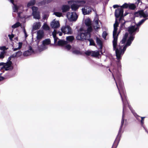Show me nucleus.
I'll list each match as a JSON object with an SVG mask.
<instances>
[{
  "instance_id": "obj_39",
  "label": "nucleus",
  "mask_w": 148,
  "mask_h": 148,
  "mask_svg": "<svg viewBox=\"0 0 148 148\" xmlns=\"http://www.w3.org/2000/svg\"><path fill=\"white\" fill-rule=\"evenodd\" d=\"M88 40L90 42V45L95 46V44L93 41V40L92 39H90Z\"/></svg>"
},
{
  "instance_id": "obj_48",
  "label": "nucleus",
  "mask_w": 148,
  "mask_h": 148,
  "mask_svg": "<svg viewBox=\"0 0 148 148\" xmlns=\"http://www.w3.org/2000/svg\"><path fill=\"white\" fill-rule=\"evenodd\" d=\"M8 36L9 37L10 40H12V38L14 37V35L13 34L11 35L9 34L8 35Z\"/></svg>"
},
{
  "instance_id": "obj_36",
  "label": "nucleus",
  "mask_w": 148,
  "mask_h": 148,
  "mask_svg": "<svg viewBox=\"0 0 148 148\" xmlns=\"http://www.w3.org/2000/svg\"><path fill=\"white\" fill-rule=\"evenodd\" d=\"M32 9L33 11L32 14L38 12L37 10H38V8L37 7L35 6H33L32 7Z\"/></svg>"
},
{
  "instance_id": "obj_18",
  "label": "nucleus",
  "mask_w": 148,
  "mask_h": 148,
  "mask_svg": "<svg viewBox=\"0 0 148 148\" xmlns=\"http://www.w3.org/2000/svg\"><path fill=\"white\" fill-rule=\"evenodd\" d=\"M52 34L54 39V42H56L58 39V38L56 37V34H58L60 36H61L62 35V32H57L56 30L55 29H54L53 31L52 32Z\"/></svg>"
},
{
  "instance_id": "obj_2",
  "label": "nucleus",
  "mask_w": 148,
  "mask_h": 148,
  "mask_svg": "<svg viewBox=\"0 0 148 148\" xmlns=\"http://www.w3.org/2000/svg\"><path fill=\"white\" fill-rule=\"evenodd\" d=\"M114 15L116 18V20L115 23L114 25V30L113 32V36L114 39L112 41L113 50H115L117 45L118 34H116V32L117 30V27L118 25V23L117 20L119 18V21L123 19V9L120 8L116 9L115 10Z\"/></svg>"
},
{
  "instance_id": "obj_31",
  "label": "nucleus",
  "mask_w": 148,
  "mask_h": 148,
  "mask_svg": "<svg viewBox=\"0 0 148 148\" xmlns=\"http://www.w3.org/2000/svg\"><path fill=\"white\" fill-rule=\"evenodd\" d=\"M21 24L19 22H17L15 24H14L12 26V28L15 29L17 28L19 26L21 27Z\"/></svg>"
},
{
  "instance_id": "obj_56",
  "label": "nucleus",
  "mask_w": 148,
  "mask_h": 148,
  "mask_svg": "<svg viewBox=\"0 0 148 148\" xmlns=\"http://www.w3.org/2000/svg\"><path fill=\"white\" fill-rule=\"evenodd\" d=\"M144 128L145 130V131L148 134V131L145 128Z\"/></svg>"
},
{
  "instance_id": "obj_5",
  "label": "nucleus",
  "mask_w": 148,
  "mask_h": 148,
  "mask_svg": "<svg viewBox=\"0 0 148 148\" xmlns=\"http://www.w3.org/2000/svg\"><path fill=\"white\" fill-rule=\"evenodd\" d=\"M112 75L114 77V80H115V78L114 77L113 74ZM118 83L119 85V86H118L116 81H115L116 86L117 87L118 89L119 90V94L120 95L122 102L123 103V110H124V109H125V105H127V104H128V102L127 101L126 99L125 96V95H124V96H122L120 92V91H123L124 90L123 82L120 79H119V80H118Z\"/></svg>"
},
{
  "instance_id": "obj_32",
  "label": "nucleus",
  "mask_w": 148,
  "mask_h": 148,
  "mask_svg": "<svg viewBox=\"0 0 148 148\" xmlns=\"http://www.w3.org/2000/svg\"><path fill=\"white\" fill-rule=\"evenodd\" d=\"M74 39V38L73 36H69L66 37V40L69 42H72Z\"/></svg>"
},
{
  "instance_id": "obj_54",
  "label": "nucleus",
  "mask_w": 148,
  "mask_h": 148,
  "mask_svg": "<svg viewBox=\"0 0 148 148\" xmlns=\"http://www.w3.org/2000/svg\"><path fill=\"white\" fill-rule=\"evenodd\" d=\"M47 18V15H45L43 17V19L45 20V19Z\"/></svg>"
},
{
  "instance_id": "obj_50",
  "label": "nucleus",
  "mask_w": 148,
  "mask_h": 148,
  "mask_svg": "<svg viewBox=\"0 0 148 148\" xmlns=\"http://www.w3.org/2000/svg\"><path fill=\"white\" fill-rule=\"evenodd\" d=\"M12 58H14L16 57H17L16 54V53L13 54V55L11 56Z\"/></svg>"
},
{
  "instance_id": "obj_20",
  "label": "nucleus",
  "mask_w": 148,
  "mask_h": 148,
  "mask_svg": "<svg viewBox=\"0 0 148 148\" xmlns=\"http://www.w3.org/2000/svg\"><path fill=\"white\" fill-rule=\"evenodd\" d=\"M93 26L94 29L95 30H97L99 28L100 25L99 23L98 20H96L93 22Z\"/></svg>"
},
{
  "instance_id": "obj_59",
  "label": "nucleus",
  "mask_w": 148,
  "mask_h": 148,
  "mask_svg": "<svg viewBox=\"0 0 148 148\" xmlns=\"http://www.w3.org/2000/svg\"><path fill=\"white\" fill-rule=\"evenodd\" d=\"M109 71H110V69H109Z\"/></svg>"
},
{
  "instance_id": "obj_1",
  "label": "nucleus",
  "mask_w": 148,
  "mask_h": 148,
  "mask_svg": "<svg viewBox=\"0 0 148 148\" xmlns=\"http://www.w3.org/2000/svg\"><path fill=\"white\" fill-rule=\"evenodd\" d=\"M137 26L135 25H130L128 27V31L131 36L129 37L125 45H124V44L128 36L127 33H126L124 35L119 45V47L116 48V45L114 50L115 51L116 55L117 60H119L121 59V56L124 54L127 47L131 45L132 42L134 39V37L133 36L135 35L136 32L139 31V29Z\"/></svg>"
},
{
  "instance_id": "obj_45",
  "label": "nucleus",
  "mask_w": 148,
  "mask_h": 148,
  "mask_svg": "<svg viewBox=\"0 0 148 148\" xmlns=\"http://www.w3.org/2000/svg\"><path fill=\"white\" fill-rule=\"evenodd\" d=\"M16 56L17 57H19L21 56L22 54V53L21 51H18L17 52H16Z\"/></svg>"
},
{
  "instance_id": "obj_40",
  "label": "nucleus",
  "mask_w": 148,
  "mask_h": 148,
  "mask_svg": "<svg viewBox=\"0 0 148 148\" xmlns=\"http://www.w3.org/2000/svg\"><path fill=\"white\" fill-rule=\"evenodd\" d=\"M54 14L56 16L58 17H60L62 16V13H61L59 12H55L54 13Z\"/></svg>"
},
{
  "instance_id": "obj_49",
  "label": "nucleus",
  "mask_w": 148,
  "mask_h": 148,
  "mask_svg": "<svg viewBox=\"0 0 148 148\" xmlns=\"http://www.w3.org/2000/svg\"><path fill=\"white\" fill-rule=\"evenodd\" d=\"M2 74V73H0V82L3 80L4 79L3 77L1 76Z\"/></svg>"
},
{
  "instance_id": "obj_12",
  "label": "nucleus",
  "mask_w": 148,
  "mask_h": 148,
  "mask_svg": "<svg viewBox=\"0 0 148 148\" xmlns=\"http://www.w3.org/2000/svg\"><path fill=\"white\" fill-rule=\"evenodd\" d=\"M12 57L10 56L8 58V61L5 64L3 67L5 68V70H11L13 69V67L12 66V62L10 61Z\"/></svg>"
},
{
  "instance_id": "obj_25",
  "label": "nucleus",
  "mask_w": 148,
  "mask_h": 148,
  "mask_svg": "<svg viewBox=\"0 0 148 148\" xmlns=\"http://www.w3.org/2000/svg\"><path fill=\"white\" fill-rule=\"evenodd\" d=\"M147 19V18L143 19L139 21L138 23L135 24L137 26L139 29L140 26Z\"/></svg>"
},
{
  "instance_id": "obj_24",
  "label": "nucleus",
  "mask_w": 148,
  "mask_h": 148,
  "mask_svg": "<svg viewBox=\"0 0 148 148\" xmlns=\"http://www.w3.org/2000/svg\"><path fill=\"white\" fill-rule=\"evenodd\" d=\"M96 42L97 44L99 45V48L100 49H102V45L101 41L100 40V39L99 38H97Z\"/></svg>"
},
{
  "instance_id": "obj_47",
  "label": "nucleus",
  "mask_w": 148,
  "mask_h": 148,
  "mask_svg": "<svg viewBox=\"0 0 148 148\" xmlns=\"http://www.w3.org/2000/svg\"><path fill=\"white\" fill-rule=\"evenodd\" d=\"M23 32L24 33V34H25V38H26V37H27V36H28V35L27 34L25 29L24 28H23Z\"/></svg>"
},
{
  "instance_id": "obj_14",
  "label": "nucleus",
  "mask_w": 148,
  "mask_h": 148,
  "mask_svg": "<svg viewBox=\"0 0 148 148\" xmlns=\"http://www.w3.org/2000/svg\"><path fill=\"white\" fill-rule=\"evenodd\" d=\"M145 14L144 10H142L135 12L134 15L135 17H140V18L143 17L145 18H147V16H145Z\"/></svg>"
},
{
  "instance_id": "obj_3",
  "label": "nucleus",
  "mask_w": 148,
  "mask_h": 148,
  "mask_svg": "<svg viewBox=\"0 0 148 148\" xmlns=\"http://www.w3.org/2000/svg\"><path fill=\"white\" fill-rule=\"evenodd\" d=\"M128 106L129 108V109L133 113L134 116H135V117L136 118L137 120H140V119L139 118L140 117V116L137 115L136 113L134 112V110L129 105L128 103L127 104V105H125V109H124V110H123V114L122 116V120L121 121V125L119 129V130L118 132V134L117 135V137L116 138V139L114 142V143L112 147H113L114 146H115V148H116L118 144V143H119V142L120 140V132H121V129L122 127H123V125L124 124H125L126 122V120H125L124 119V110L125 109V107L126 106Z\"/></svg>"
},
{
  "instance_id": "obj_38",
  "label": "nucleus",
  "mask_w": 148,
  "mask_h": 148,
  "mask_svg": "<svg viewBox=\"0 0 148 148\" xmlns=\"http://www.w3.org/2000/svg\"><path fill=\"white\" fill-rule=\"evenodd\" d=\"M144 10L145 13V16H146L147 17H148V7H146Z\"/></svg>"
},
{
  "instance_id": "obj_58",
  "label": "nucleus",
  "mask_w": 148,
  "mask_h": 148,
  "mask_svg": "<svg viewBox=\"0 0 148 148\" xmlns=\"http://www.w3.org/2000/svg\"><path fill=\"white\" fill-rule=\"evenodd\" d=\"M98 21V22L99 21V22H100V25L101 24V23L100 22V21H99V20Z\"/></svg>"
},
{
  "instance_id": "obj_23",
  "label": "nucleus",
  "mask_w": 148,
  "mask_h": 148,
  "mask_svg": "<svg viewBox=\"0 0 148 148\" xmlns=\"http://www.w3.org/2000/svg\"><path fill=\"white\" fill-rule=\"evenodd\" d=\"M70 8V7L67 5H64L62 7V10L63 12H66L68 11Z\"/></svg>"
},
{
  "instance_id": "obj_21",
  "label": "nucleus",
  "mask_w": 148,
  "mask_h": 148,
  "mask_svg": "<svg viewBox=\"0 0 148 148\" xmlns=\"http://www.w3.org/2000/svg\"><path fill=\"white\" fill-rule=\"evenodd\" d=\"M44 33L42 30H40L37 32V38L38 39H40L43 37Z\"/></svg>"
},
{
  "instance_id": "obj_29",
  "label": "nucleus",
  "mask_w": 148,
  "mask_h": 148,
  "mask_svg": "<svg viewBox=\"0 0 148 148\" xmlns=\"http://www.w3.org/2000/svg\"><path fill=\"white\" fill-rule=\"evenodd\" d=\"M136 8V6L134 3H129V8L131 10H134Z\"/></svg>"
},
{
  "instance_id": "obj_22",
  "label": "nucleus",
  "mask_w": 148,
  "mask_h": 148,
  "mask_svg": "<svg viewBox=\"0 0 148 148\" xmlns=\"http://www.w3.org/2000/svg\"><path fill=\"white\" fill-rule=\"evenodd\" d=\"M41 26L40 22H36L34 23L33 25V29L36 30L40 28Z\"/></svg>"
},
{
  "instance_id": "obj_37",
  "label": "nucleus",
  "mask_w": 148,
  "mask_h": 148,
  "mask_svg": "<svg viewBox=\"0 0 148 148\" xmlns=\"http://www.w3.org/2000/svg\"><path fill=\"white\" fill-rule=\"evenodd\" d=\"M129 3H125L121 6V8H129Z\"/></svg>"
},
{
  "instance_id": "obj_11",
  "label": "nucleus",
  "mask_w": 148,
  "mask_h": 148,
  "mask_svg": "<svg viewBox=\"0 0 148 148\" xmlns=\"http://www.w3.org/2000/svg\"><path fill=\"white\" fill-rule=\"evenodd\" d=\"M67 41H64L62 40H59L58 41V44L59 45H64L65 49H66L68 51H69L71 49V46L69 44H66Z\"/></svg>"
},
{
  "instance_id": "obj_6",
  "label": "nucleus",
  "mask_w": 148,
  "mask_h": 148,
  "mask_svg": "<svg viewBox=\"0 0 148 148\" xmlns=\"http://www.w3.org/2000/svg\"><path fill=\"white\" fill-rule=\"evenodd\" d=\"M87 0H73L68 2L69 4L71 5L72 10H76L80 6L84 5Z\"/></svg>"
},
{
  "instance_id": "obj_43",
  "label": "nucleus",
  "mask_w": 148,
  "mask_h": 148,
  "mask_svg": "<svg viewBox=\"0 0 148 148\" xmlns=\"http://www.w3.org/2000/svg\"><path fill=\"white\" fill-rule=\"evenodd\" d=\"M116 76L117 78V79L118 80L120 79V77L121 76V74L118 71L116 74Z\"/></svg>"
},
{
  "instance_id": "obj_42",
  "label": "nucleus",
  "mask_w": 148,
  "mask_h": 148,
  "mask_svg": "<svg viewBox=\"0 0 148 148\" xmlns=\"http://www.w3.org/2000/svg\"><path fill=\"white\" fill-rule=\"evenodd\" d=\"M92 51H86L85 52V53L87 55H88V56L91 55V56Z\"/></svg>"
},
{
  "instance_id": "obj_17",
  "label": "nucleus",
  "mask_w": 148,
  "mask_h": 148,
  "mask_svg": "<svg viewBox=\"0 0 148 148\" xmlns=\"http://www.w3.org/2000/svg\"><path fill=\"white\" fill-rule=\"evenodd\" d=\"M34 52V50L32 49V47L30 46L29 49L28 50L25 51L23 54L24 56H27L30 55Z\"/></svg>"
},
{
  "instance_id": "obj_19",
  "label": "nucleus",
  "mask_w": 148,
  "mask_h": 148,
  "mask_svg": "<svg viewBox=\"0 0 148 148\" xmlns=\"http://www.w3.org/2000/svg\"><path fill=\"white\" fill-rule=\"evenodd\" d=\"M71 51L72 53L78 55L80 54V49L76 47H72Z\"/></svg>"
},
{
  "instance_id": "obj_51",
  "label": "nucleus",
  "mask_w": 148,
  "mask_h": 148,
  "mask_svg": "<svg viewBox=\"0 0 148 148\" xmlns=\"http://www.w3.org/2000/svg\"><path fill=\"white\" fill-rule=\"evenodd\" d=\"M141 118V124H143V119L144 118H145V117H140Z\"/></svg>"
},
{
  "instance_id": "obj_8",
  "label": "nucleus",
  "mask_w": 148,
  "mask_h": 148,
  "mask_svg": "<svg viewBox=\"0 0 148 148\" xmlns=\"http://www.w3.org/2000/svg\"><path fill=\"white\" fill-rule=\"evenodd\" d=\"M66 16L69 20L71 21H76L78 17L75 12H68L66 14Z\"/></svg>"
},
{
  "instance_id": "obj_26",
  "label": "nucleus",
  "mask_w": 148,
  "mask_h": 148,
  "mask_svg": "<svg viewBox=\"0 0 148 148\" xmlns=\"http://www.w3.org/2000/svg\"><path fill=\"white\" fill-rule=\"evenodd\" d=\"M91 56L94 57H97L99 55V52L97 51H92Z\"/></svg>"
},
{
  "instance_id": "obj_10",
  "label": "nucleus",
  "mask_w": 148,
  "mask_h": 148,
  "mask_svg": "<svg viewBox=\"0 0 148 148\" xmlns=\"http://www.w3.org/2000/svg\"><path fill=\"white\" fill-rule=\"evenodd\" d=\"M61 30L62 32L64 34H71L73 32L71 28L69 25L63 26Z\"/></svg>"
},
{
  "instance_id": "obj_27",
  "label": "nucleus",
  "mask_w": 148,
  "mask_h": 148,
  "mask_svg": "<svg viewBox=\"0 0 148 148\" xmlns=\"http://www.w3.org/2000/svg\"><path fill=\"white\" fill-rule=\"evenodd\" d=\"M32 15L34 16V18L39 19L40 18V16L39 13L38 12L32 14Z\"/></svg>"
},
{
  "instance_id": "obj_15",
  "label": "nucleus",
  "mask_w": 148,
  "mask_h": 148,
  "mask_svg": "<svg viewBox=\"0 0 148 148\" xmlns=\"http://www.w3.org/2000/svg\"><path fill=\"white\" fill-rule=\"evenodd\" d=\"M86 25L88 27L87 30L89 32H91L92 28L91 26V21L89 18H87L85 20Z\"/></svg>"
},
{
  "instance_id": "obj_9",
  "label": "nucleus",
  "mask_w": 148,
  "mask_h": 148,
  "mask_svg": "<svg viewBox=\"0 0 148 148\" xmlns=\"http://www.w3.org/2000/svg\"><path fill=\"white\" fill-rule=\"evenodd\" d=\"M51 41L50 39H46L42 41V43L41 45L39 47V50L41 51L47 48V45L50 44Z\"/></svg>"
},
{
  "instance_id": "obj_33",
  "label": "nucleus",
  "mask_w": 148,
  "mask_h": 148,
  "mask_svg": "<svg viewBox=\"0 0 148 148\" xmlns=\"http://www.w3.org/2000/svg\"><path fill=\"white\" fill-rule=\"evenodd\" d=\"M18 47L13 49L14 51H15L18 50L20 49L22 47L23 43L22 42H19L18 43Z\"/></svg>"
},
{
  "instance_id": "obj_57",
  "label": "nucleus",
  "mask_w": 148,
  "mask_h": 148,
  "mask_svg": "<svg viewBox=\"0 0 148 148\" xmlns=\"http://www.w3.org/2000/svg\"><path fill=\"white\" fill-rule=\"evenodd\" d=\"M82 29H80V30L81 32L82 31Z\"/></svg>"
},
{
  "instance_id": "obj_34",
  "label": "nucleus",
  "mask_w": 148,
  "mask_h": 148,
  "mask_svg": "<svg viewBox=\"0 0 148 148\" xmlns=\"http://www.w3.org/2000/svg\"><path fill=\"white\" fill-rule=\"evenodd\" d=\"M5 53V51H3L0 53V59L4 58Z\"/></svg>"
},
{
  "instance_id": "obj_30",
  "label": "nucleus",
  "mask_w": 148,
  "mask_h": 148,
  "mask_svg": "<svg viewBox=\"0 0 148 148\" xmlns=\"http://www.w3.org/2000/svg\"><path fill=\"white\" fill-rule=\"evenodd\" d=\"M42 28L44 30L47 31L50 29V27L46 23H45L43 25L42 27Z\"/></svg>"
},
{
  "instance_id": "obj_52",
  "label": "nucleus",
  "mask_w": 148,
  "mask_h": 148,
  "mask_svg": "<svg viewBox=\"0 0 148 148\" xmlns=\"http://www.w3.org/2000/svg\"><path fill=\"white\" fill-rule=\"evenodd\" d=\"M119 7V6L118 5H113V7L114 8H116Z\"/></svg>"
},
{
  "instance_id": "obj_13",
  "label": "nucleus",
  "mask_w": 148,
  "mask_h": 148,
  "mask_svg": "<svg viewBox=\"0 0 148 148\" xmlns=\"http://www.w3.org/2000/svg\"><path fill=\"white\" fill-rule=\"evenodd\" d=\"M8 1L11 2L13 5V10L14 12H17L19 10H22L23 9V7L22 5H20L17 6L14 3V0H8Z\"/></svg>"
},
{
  "instance_id": "obj_53",
  "label": "nucleus",
  "mask_w": 148,
  "mask_h": 148,
  "mask_svg": "<svg viewBox=\"0 0 148 148\" xmlns=\"http://www.w3.org/2000/svg\"><path fill=\"white\" fill-rule=\"evenodd\" d=\"M21 13V12H18V17H20V14Z\"/></svg>"
},
{
  "instance_id": "obj_41",
  "label": "nucleus",
  "mask_w": 148,
  "mask_h": 148,
  "mask_svg": "<svg viewBox=\"0 0 148 148\" xmlns=\"http://www.w3.org/2000/svg\"><path fill=\"white\" fill-rule=\"evenodd\" d=\"M5 63H4L3 62H1L0 63V66H3L1 68V71H2L4 70H5V68L3 67V66L4 65H5Z\"/></svg>"
},
{
  "instance_id": "obj_28",
  "label": "nucleus",
  "mask_w": 148,
  "mask_h": 148,
  "mask_svg": "<svg viewBox=\"0 0 148 148\" xmlns=\"http://www.w3.org/2000/svg\"><path fill=\"white\" fill-rule=\"evenodd\" d=\"M36 3L35 0H31L28 3L27 5V7L32 6L35 4Z\"/></svg>"
},
{
  "instance_id": "obj_44",
  "label": "nucleus",
  "mask_w": 148,
  "mask_h": 148,
  "mask_svg": "<svg viewBox=\"0 0 148 148\" xmlns=\"http://www.w3.org/2000/svg\"><path fill=\"white\" fill-rule=\"evenodd\" d=\"M107 35V33L106 32H104L102 33V36L103 38L105 39H106V36Z\"/></svg>"
},
{
  "instance_id": "obj_46",
  "label": "nucleus",
  "mask_w": 148,
  "mask_h": 148,
  "mask_svg": "<svg viewBox=\"0 0 148 148\" xmlns=\"http://www.w3.org/2000/svg\"><path fill=\"white\" fill-rule=\"evenodd\" d=\"M7 49L5 46H3L0 47V50H2L3 51H5Z\"/></svg>"
},
{
  "instance_id": "obj_16",
  "label": "nucleus",
  "mask_w": 148,
  "mask_h": 148,
  "mask_svg": "<svg viewBox=\"0 0 148 148\" xmlns=\"http://www.w3.org/2000/svg\"><path fill=\"white\" fill-rule=\"evenodd\" d=\"M51 27L54 29L60 27V25L59 22L55 19L53 20L50 23Z\"/></svg>"
},
{
  "instance_id": "obj_4",
  "label": "nucleus",
  "mask_w": 148,
  "mask_h": 148,
  "mask_svg": "<svg viewBox=\"0 0 148 148\" xmlns=\"http://www.w3.org/2000/svg\"><path fill=\"white\" fill-rule=\"evenodd\" d=\"M97 4L96 0H87L84 8L82 9L84 15L89 14L92 11V6Z\"/></svg>"
},
{
  "instance_id": "obj_35",
  "label": "nucleus",
  "mask_w": 148,
  "mask_h": 148,
  "mask_svg": "<svg viewBox=\"0 0 148 148\" xmlns=\"http://www.w3.org/2000/svg\"><path fill=\"white\" fill-rule=\"evenodd\" d=\"M52 0H44L41 2L42 5H45V4H48L51 2Z\"/></svg>"
},
{
  "instance_id": "obj_55",
  "label": "nucleus",
  "mask_w": 148,
  "mask_h": 148,
  "mask_svg": "<svg viewBox=\"0 0 148 148\" xmlns=\"http://www.w3.org/2000/svg\"><path fill=\"white\" fill-rule=\"evenodd\" d=\"M128 14V13H127V12H125V13H124V16H126Z\"/></svg>"
},
{
  "instance_id": "obj_7",
  "label": "nucleus",
  "mask_w": 148,
  "mask_h": 148,
  "mask_svg": "<svg viewBox=\"0 0 148 148\" xmlns=\"http://www.w3.org/2000/svg\"><path fill=\"white\" fill-rule=\"evenodd\" d=\"M87 30L86 32L84 33L82 32H79L76 38L78 40H83L87 39L90 37V32Z\"/></svg>"
}]
</instances>
